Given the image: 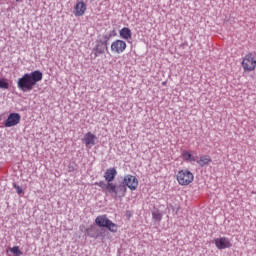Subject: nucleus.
<instances>
[{
  "label": "nucleus",
  "mask_w": 256,
  "mask_h": 256,
  "mask_svg": "<svg viewBox=\"0 0 256 256\" xmlns=\"http://www.w3.org/2000/svg\"><path fill=\"white\" fill-rule=\"evenodd\" d=\"M0 89H9V82L5 78H0Z\"/></svg>",
  "instance_id": "f3484780"
},
{
  "label": "nucleus",
  "mask_w": 256,
  "mask_h": 256,
  "mask_svg": "<svg viewBox=\"0 0 256 256\" xmlns=\"http://www.w3.org/2000/svg\"><path fill=\"white\" fill-rule=\"evenodd\" d=\"M95 223L98 227H106L108 231H111V233H117L119 229V226L107 218V215L98 216L95 219Z\"/></svg>",
  "instance_id": "7ed1b4c3"
},
{
  "label": "nucleus",
  "mask_w": 256,
  "mask_h": 256,
  "mask_svg": "<svg viewBox=\"0 0 256 256\" xmlns=\"http://www.w3.org/2000/svg\"><path fill=\"white\" fill-rule=\"evenodd\" d=\"M94 185L100 187L105 193H109L110 195H114L115 198L121 199L125 197L127 193V188L123 184H115V183H104L103 181L95 182Z\"/></svg>",
  "instance_id": "f03ea898"
},
{
  "label": "nucleus",
  "mask_w": 256,
  "mask_h": 256,
  "mask_svg": "<svg viewBox=\"0 0 256 256\" xmlns=\"http://www.w3.org/2000/svg\"><path fill=\"white\" fill-rule=\"evenodd\" d=\"M120 185H124L125 188L128 187L130 191H137V187H139V180L137 179V177L131 174H127L126 176H124L123 183H120Z\"/></svg>",
  "instance_id": "423d86ee"
},
{
  "label": "nucleus",
  "mask_w": 256,
  "mask_h": 256,
  "mask_svg": "<svg viewBox=\"0 0 256 256\" xmlns=\"http://www.w3.org/2000/svg\"><path fill=\"white\" fill-rule=\"evenodd\" d=\"M15 1H19V0H15Z\"/></svg>",
  "instance_id": "412c9836"
},
{
  "label": "nucleus",
  "mask_w": 256,
  "mask_h": 256,
  "mask_svg": "<svg viewBox=\"0 0 256 256\" xmlns=\"http://www.w3.org/2000/svg\"><path fill=\"white\" fill-rule=\"evenodd\" d=\"M85 11H87V4L83 1H78L74 6V15L75 17H83L85 15Z\"/></svg>",
  "instance_id": "9d476101"
},
{
  "label": "nucleus",
  "mask_w": 256,
  "mask_h": 256,
  "mask_svg": "<svg viewBox=\"0 0 256 256\" xmlns=\"http://www.w3.org/2000/svg\"><path fill=\"white\" fill-rule=\"evenodd\" d=\"M13 187H14V189H16L18 195H21V193H23V188H21V186L14 183Z\"/></svg>",
  "instance_id": "aec40b11"
},
{
  "label": "nucleus",
  "mask_w": 256,
  "mask_h": 256,
  "mask_svg": "<svg viewBox=\"0 0 256 256\" xmlns=\"http://www.w3.org/2000/svg\"><path fill=\"white\" fill-rule=\"evenodd\" d=\"M125 49H127V43L123 40H115L111 44L112 53H117V55H121V53H124Z\"/></svg>",
  "instance_id": "1a4fd4ad"
},
{
  "label": "nucleus",
  "mask_w": 256,
  "mask_h": 256,
  "mask_svg": "<svg viewBox=\"0 0 256 256\" xmlns=\"http://www.w3.org/2000/svg\"><path fill=\"white\" fill-rule=\"evenodd\" d=\"M211 157L208 155H203L200 156L199 160L197 159L196 163H198V165L200 167H205V165H209V163H211Z\"/></svg>",
  "instance_id": "dca6fc26"
},
{
  "label": "nucleus",
  "mask_w": 256,
  "mask_h": 256,
  "mask_svg": "<svg viewBox=\"0 0 256 256\" xmlns=\"http://www.w3.org/2000/svg\"><path fill=\"white\" fill-rule=\"evenodd\" d=\"M11 253L14 255H23V252L19 249V246H14L13 248L10 249Z\"/></svg>",
  "instance_id": "a211bd4d"
},
{
  "label": "nucleus",
  "mask_w": 256,
  "mask_h": 256,
  "mask_svg": "<svg viewBox=\"0 0 256 256\" xmlns=\"http://www.w3.org/2000/svg\"><path fill=\"white\" fill-rule=\"evenodd\" d=\"M152 217L155 219V221H161V219H163V215H161L159 212H153Z\"/></svg>",
  "instance_id": "6ab92c4d"
},
{
  "label": "nucleus",
  "mask_w": 256,
  "mask_h": 256,
  "mask_svg": "<svg viewBox=\"0 0 256 256\" xmlns=\"http://www.w3.org/2000/svg\"><path fill=\"white\" fill-rule=\"evenodd\" d=\"M182 158L183 161H186V163H195L197 159H199L197 156H193V154L187 150L182 151Z\"/></svg>",
  "instance_id": "4468645a"
},
{
  "label": "nucleus",
  "mask_w": 256,
  "mask_h": 256,
  "mask_svg": "<svg viewBox=\"0 0 256 256\" xmlns=\"http://www.w3.org/2000/svg\"><path fill=\"white\" fill-rule=\"evenodd\" d=\"M242 68L244 71H255L256 69V53L250 52L242 58Z\"/></svg>",
  "instance_id": "39448f33"
},
{
  "label": "nucleus",
  "mask_w": 256,
  "mask_h": 256,
  "mask_svg": "<svg viewBox=\"0 0 256 256\" xmlns=\"http://www.w3.org/2000/svg\"><path fill=\"white\" fill-rule=\"evenodd\" d=\"M119 34L122 39H125V41H129V39L132 37L131 29L127 27L122 28Z\"/></svg>",
  "instance_id": "2eb2a0df"
},
{
  "label": "nucleus",
  "mask_w": 256,
  "mask_h": 256,
  "mask_svg": "<svg viewBox=\"0 0 256 256\" xmlns=\"http://www.w3.org/2000/svg\"><path fill=\"white\" fill-rule=\"evenodd\" d=\"M39 81H43V73L36 70L31 73H25L21 78H19L17 81V87L20 91L27 93V91H33V87H35Z\"/></svg>",
  "instance_id": "f257e3e1"
},
{
  "label": "nucleus",
  "mask_w": 256,
  "mask_h": 256,
  "mask_svg": "<svg viewBox=\"0 0 256 256\" xmlns=\"http://www.w3.org/2000/svg\"><path fill=\"white\" fill-rule=\"evenodd\" d=\"M193 179H195V177L193 176V173L188 169L179 170L176 174V180L179 185L182 186L191 185V183H193Z\"/></svg>",
  "instance_id": "20e7f679"
},
{
  "label": "nucleus",
  "mask_w": 256,
  "mask_h": 256,
  "mask_svg": "<svg viewBox=\"0 0 256 256\" xmlns=\"http://www.w3.org/2000/svg\"><path fill=\"white\" fill-rule=\"evenodd\" d=\"M214 243L216 248L219 250L231 249V247H233V243H231V240L227 237H218L214 239Z\"/></svg>",
  "instance_id": "6e6552de"
},
{
  "label": "nucleus",
  "mask_w": 256,
  "mask_h": 256,
  "mask_svg": "<svg viewBox=\"0 0 256 256\" xmlns=\"http://www.w3.org/2000/svg\"><path fill=\"white\" fill-rule=\"evenodd\" d=\"M21 123L20 113H10L8 118L4 121V127H15Z\"/></svg>",
  "instance_id": "0eeeda50"
},
{
  "label": "nucleus",
  "mask_w": 256,
  "mask_h": 256,
  "mask_svg": "<svg viewBox=\"0 0 256 256\" xmlns=\"http://www.w3.org/2000/svg\"><path fill=\"white\" fill-rule=\"evenodd\" d=\"M117 177V169L115 168H108L104 173V179L107 183H113L115 178Z\"/></svg>",
  "instance_id": "f8f14e48"
},
{
  "label": "nucleus",
  "mask_w": 256,
  "mask_h": 256,
  "mask_svg": "<svg viewBox=\"0 0 256 256\" xmlns=\"http://www.w3.org/2000/svg\"><path fill=\"white\" fill-rule=\"evenodd\" d=\"M97 139V136L95 134L88 132L84 135V138L82 139V143L86 145V147H93L95 145V140Z\"/></svg>",
  "instance_id": "9b49d317"
},
{
  "label": "nucleus",
  "mask_w": 256,
  "mask_h": 256,
  "mask_svg": "<svg viewBox=\"0 0 256 256\" xmlns=\"http://www.w3.org/2000/svg\"><path fill=\"white\" fill-rule=\"evenodd\" d=\"M92 53H94V57H99V55H103V53H105V43L97 42L92 49Z\"/></svg>",
  "instance_id": "ddd939ff"
}]
</instances>
